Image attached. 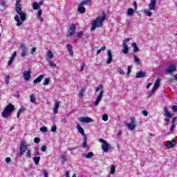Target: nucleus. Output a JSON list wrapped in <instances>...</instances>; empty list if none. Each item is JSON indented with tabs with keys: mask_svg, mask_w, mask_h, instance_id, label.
<instances>
[{
	"mask_svg": "<svg viewBox=\"0 0 177 177\" xmlns=\"http://www.w3.org/2000/svg\"><path fill=\"white\" fill-rule=\"evenodd\" d=\"M80 4H82V6L91 5V0H84V1H82Z\"/></svg>",
	"mask_w": 177,
	"mask_h": 177,
	"instance_id": "nucleus-35",
	"label": "nucleus"
},
{
	"mask_svg": "<svg viewBox=\"0 0 177 177\" xmlns=\"http://www.w3.org/2000/svg\"><path fill=\"white\" fill-rule=\"evenodd\" d=\"M115 173V166L112 165L111 167V174H114Z\"/></svg>",
	"mask_w": 177,
	"mask_h": 177,
	"instance_id": "nucleus-41",
	"label": "nucleus"
},
{
	"mask_svg": "<svg viewBox=\"0 0 177 177\" xmlns=\"http://www.w3.org/2000/svg\"><path fill=\"white\" fill-rule=\"evenodd\" d=\"M80 122H83L84 124H89V122H93V120L89 117H80L78 118Z\"/></svg>",
	"mask_w": 177,
	"mask_h": 177,
	"instance_id": "nucleus-7",
	"label": "nucleus"
},
{
	"mask_svg": "<svg viewBox=\"0 0 177 177\" xmlns=\"http://www.w3.org/2000/svg\"><path fill=\"white\" fill-rule=\"evenodd\" d=\"M84 142L82 143V147H84V149H86V147H88V145L86 144V136H84Z\"/></svg>",
	"mask_w": 177,
	"mask_h": 177,
	"instance_id": "nucleus-33",
	"label": "nucleus"
},
{
	"mask_svg": "<svg viewBox=\"0 0 177 177\" xmlns=\"http://www.w3.org/2000/svg\"><path fill=\"white\" fill-rule=\"evenodd\" d=\"M50 80H49V78H46L45 80H44V83H43V85H49V82H50Z\"/></svg>",
	"mask_w": 177,
	"mask_h": 177,
	"instance_id": "nucleus-39",
	"label": "nucleus"
},
{
	"mask_svg": "<svg viewBox=\"0 0 177 177\" xmlns=\"http://www.w3.org/2000/svg\"><path fill=\"white\" fill-rule=\"evenodd\" d=\"M82 35H84V33L82 32H79L77 33V38H81V37H82Z\"/></svg>",
	"mask_w": 177,
	"mask_h": 177,
	"instance_id": "nucleus-52",
	"label": "nucleus"
},
{
	"mask_svg": "<svg viewBox=\"0 0 177 177\" xmlns=\"http://www.w3.org/2000/svg\"><path fill=\"white\" fill-rule=\"evenodd\" d=\"M41 15H42V10H39L37 12V17H41Z\"/></svg>",
	"mask_w": 177,
	"mask_h": 177,
	"instance_id": "nucleus-55",
	"label": "nucleus"
},
{
	"mask_svg": "<svg viewBox=\"0 0 177 177\" xmlns=\"http://www.w3.org/2000/svg\"><path fill=\"white\" fill-rule=\"evenodd\" d=\"M103 89V86L102 84L99 85L96 89L95 92H99V91H102Z\"/></svg>",
	"mask_w": 177,
	"mask_h": 177,
	"instance_id": "nucleus-42",
	"label": "nucleus"
},
{
	"mask_svg": "<svg viewBox=\"0 0 177 177\" xmlns=\"http://www.w3.org/2000/svg\"><path fill=\"white\" fill-rule=\"evenodd\" d=\"M55 106L53 109V114L56 115L57 114V109H59V106H60V103H59L58 102H55Z\"/></svg>",
	"mask_w": 177,
	"mask_h": 177,
	"instance_id": "nucleus-24",
	"label": "nucleus"
},
{
	"mask_svg": "<svg viewBox=\"0 0 177 177\" xmlns=\"http://www.w3.org/2000/svg\"><path fill=\"white\" fill-rule=\"evenodd\" d=\"M144 13L146 16H148V17H151L152 13L150 10H145Z\"/></svg>",
	"mask_w": 177,
	"mask_h": 177,
	"instance_id": "nucleus-27",
	"label": "nucleus"
},
{
	"mask_svg": "<svg viewBox=\"0 0 177 177\" xmlns=\"http://www.w3.org/2000/svg\"><path fill=\"white\" fill-rule=\"evenodd\" d=\"M171 109L174 113H177V106H173Z\"/></svg>",
	"mask_w": 177,
	"mask_h": 177,
	"instance_id": "nucleus-51",
	"label": "nucleus"
},
{
	"mask_svg": "<svg viewBox=\"0 0 177 177\" xmlns=\"http://www.w3.org/2000/svg\"><path fill=\"white\" fill-rule=\"evenodd\" d=\"M157 5V0H151L148 6L149 10H155Z\"/></svg>",
	"mask_w": 177,
	"mask_h": 177,
	"instance_id": "nucleus-12",
	"label": "nucleus"
},
{
	"mask_svg": "<svg viewBox=\"0 0 177 177\" xmlns=\"http://www.w3.org/2000/svg\"><path fill=\"white\" fill-rule=\"evenodd\" d=\"M107 57L106 64H111V62H113V54H111V50H107Z\"/></svg>",
	"mask_w": 177,
	"mask_h": 177,
	"instance_id": "nucleus-14",
	"label": "nucleus"
},
{
	"mask_svg": "<svg viewBox=\"0 0 177 177\" xmlns=\"http://www.w3.org/2000/svg\"><path fill=\"white\" fill-rule=\"evenodd\" d=\"M176 71V65L171 64L165 71V74H172Z\"/></svg>",
	"mask_w": 177,
	"mask_h": 177,
	"instance_id": "nucleus-6",
	"label": "nucleus"
},
{
	"mask_svg": "<svg viewBox=\"0 0 177 177\" xmlns=\"http://www.w3.org/2000/svg\"><path fill=\"white\" fill-rule=\"evenodd\" d=\"M122 52L124 55H128V52H129V48H128V44L125 43H122Z\"/></svg>",
	"mask_w": 177,
	"mask_h": 177,
	"instance_id": "nucleus-18",
	"label": "nucleus"
},
{
	"mask_svg": "<svg viewBox=\"0 0 177 177\" xmlns=\"http://www.w3.org/2000/svg\"><path fill=\"white\" fill-rule=\"evenodd\" d=\"M66 49L68 52L69 53V55H71V57L74 56V51L73 50V46L71 44H68L66 45Z\"/></svg>",
	"mask_w": 177,
	"mask_h": 177,
	"instance_id": "nucleus-17",
	"label": "nucleus"
},
{
	"mask_svg": "<svg viewBox=\"0 0 177 177\" xmlns=\"http://www.w3.org/2000/svg\"><path fill=\"white\" fill-rule=\"evenodd\" d=\"M44 80V75H39L37 78L33 80V84H38Z\"/></svg>",
	"mask_w": 177,
	"mask_h": 177,
	"instance_id": "nucleus-21",
	"label": "nucleus"
},
{
	"mask_svg": "<svg viewBox=\"0 0 177 177\" xmlns=\"http://www.w3.org/2000/svg\"><path fill=\"white\" fill-rule=\"evenodd\" d=\"M39 142H41V139H39V138H38V137L35 138V139H34L35 143L38 144V143H39Z\"/></svg>",
	"mask_w": 177,
	"mask_h": 177,
	"instance_id": "nucleus-46",
	"label": "nucleus"
},
{
	"mask_svg": "<svg viewBox=\"0 0 177 177\" xmlns=\"http://www.w3.org/2000/svg\"><path fill=\"white\" fill-rule=\"evenodd\" d=\"M106 20V15L103 14L102 17H98L92 23V26L91 28V31H95L96 28L102 27V23Z\"/></svg>",
	"mask_w": 177,
	"mask_h": 177,
	"instance_id": "nucleus-1",
	"label": "nucleus"
},
{
	"mask_svg": "<svg viewBox=\"0 0 177 177\" xmlns=\"http://www.w3.org/2000/svg\"><path fill=\"white\" fill-rule=\"evenodd\" d=\"M34 10H37V9H39V4L37 2H34L32 3Z\"/></svg>",
	"mask_w": 177,
	"mask_h": 177,
	"instance_id": "nucleus-32",
	"label": "nucleus"
},
{
	"mask_svg": "<svg viewBox=\"0 0 177 177\" xmlns=\"http://www.w3.org/2000/svg\"><path fill=\"white\" fill-rule=\"evenodd\" d=\"M99 142H100L102 144V149L104 151V153H109V150L110 149V145L104 140L103 138L99 139Z\"/></svg>",
	"mask_w": 177,
	"mask_h": 177,
	"instance_id": "nucleus-4",
	"label": "nucleus"
},
{
	"mask_svg": "<svg viewBox=\"0 0 177 177\" xmlns=\"http://www.w3.org/2000/svg\"><path fill=\"white\" fill-rule=\"evenodd\" d=\"M41 132H48V128L46 127H42L40 128Z\"/></svg>",
	"mask_w": 177,
	"mask_h": 177,
	"instance_id": "nucleus-43",
	"label": "nucleus"
},
{
	"mask_svg": "<svg viewBox=\"0 0 177 177\" xmlns=\"http://www.w3.org/2000/svg\"><path fill=\"white\" fill-rule=\"evenodd\" d=\"M23 77L26 81H28L31 78V71H24L23 73Z\"/></svg>",
	"mask_w": 177,
	"mask_h": 177,
	"instance_id": "nucleus-13",
	"label": "nucleus"
},
{
	"mask_svg": "<svg viewBox=\"0 0 177 177\" xmlns=\"http://www.w3.org/2000/svg\"><path fill=\"white\" fill-rule=\"evenodd\" d=\"M66 156H61V162L62 164H64V162H66Z\"/></svg>",
	"mask_w": 177,
	"mask_h": 177,
	"instance_id": "nucleus-45",
	"label": "nucleus"
},
{
	"mask_svg": "<svg viewBox=\"0 0 177 177\" xmlns=\"http://www.w3.org/2000/svg\"><path fill=\"white\" fill-rule=\"evenodd\" d=\"M49 66L50 67H56V64H55L54 62H50Z\"/></svg>",
	"mask_w": 177,
	"mask_h": 177,
	"instance_id": "nucleus-63",
	"label": "nucleus"
},
{
	"mask_svg": "<svg viewBox=\"0 0 177 177\" xmlns=\"http://www.w3.org/2000/svg\"><path fill=\"white\" fill-rule=\"evenodd\" d=\"M75 34V24H73L69 28L68 35L73 37Z\"/></svg>",
	"mask_w": 177,
	"mask_h": 177,
	"instance_id": "nucleus-15",
	"label": "nucleus"
},
{
	"mask_svg": "<svg viewBox=\"0 0 177 177\" xmlns=\"http://www.w3.org/2000/svg\"><path fill=\"white\" fill-rule=\"evenodd\" d=\"M117 71L119 72V74H121L122 75H124L125 74V72L124 70H122V68H121V67L117 68Z\"/></svg>",
	"mask_w": 177,
	"mask_h": 177,
	"instance_id": "nucleus-34",
	"label": "nucleus"
},
{
	"mask_svg": "<svg viewBox=\"0 0 177 177\" xmlns=\"http://www.w3.org/2000/svg\"><path fill=\"white\" fill-rule=\"evenodd\" d=\"M142 114L145 117H147V115H149V112H147V111H142Z\"/></svg>",
	"mask_w": 177,
	"mask_h": 177,
	"instance_id": "nucleus-56",
	"label": "nucleus"
},
{
	"mask_svg": "<svg viewBox=\"0 0 177 177\" xmlns=\"http://www.w3.org/2000/svg\"><path fill=\"white\" fill-rule=\"evenodd\" d=\"M160 82H161V78L158 77L156 81L155 82V83L153 84V87L151 90L152 93H154V92H156V91H157V89H158V88L160 87Z\"/></svg>",
	"mask_w": 177,
	"mask_h": 177,
	"instance_id": "nucleus-9",
	"label": "nucleus"
},
{
	"mask_svg": "<svg viewBox=\"0 0 177 177\" xmlns=\"http://www.w3.org/2000/svg\"><path fill=\"white\" fill-rule=\"evenodd\" d=\"M133 13H135V11L132 8H129L127 10L128 16H132V15H133Z\"/></svg>",
	"mask_w": 177,
	"mask_h": 177,
	"instance_id": "nucleus-30",
	"label": "nucleus"
},
{
	"mask_svg": "<svg viewBox=\"0 0 177 177\" xmlns=\"http://www.w3.org/2000/svg\"><path fill=\"white\" fill-rule=\"evenodd\" d=\"M57 129V127H56V125H54L51 127V132H56Z\"/></svg>",
	"mask_w": 177,
	"mask_h": 177,
	"instance_id": "nucleus-48",
	"label": "nucleus"
},
{
	"mask_svg": "<svg viewBox=\"0 0 177 177\" xmlns=\"http://www.w3.org/2000/svg\"><path fill=\"white\" fill-rule=\"evenodd\" d=\"M102 120H103V121H108L109 116L106 114L102 115Z\"/></svg>",
	"mask_w": 177,
	"mask_h": 177,
	"instance_id": "nucleus-37",
	"label": "nucleus"
},
{
	"mask_svg": "<svg viewBox=\"0 0 177 177\" xmlns=\"http://www.w3.org/2000/svg\"><path fill=\"white\" fill-rule=\"evenodd\" d=\"M30 102L31 103H35L36 102V98H35V94H31L30 96Z\"/></svg>",
	"mask_w": 177,
	"mask_h": 177,
	"instance_id": "nucleus-29",
	"label": "nucleus"
},
{
	"mask_svg": "<svg viewBox=\"0 0 177 177\" xmlns=\"http://www.w3.org/2000/svg\"><path fill=\"white\" fill-rule=\"evenodd\" d=\"M76 128L77 131H79L80 133H81V135H82L84 137L86 136V135H85V131H84V129L81 127L80 124H77Z\"/></svg>",
	"mask_w": 177,
	"mask_h": 177,
	"instance_id": "nucleus-19",
	"label": "nucleus"
},
{
	"mask_svg": "<svg viewBox=\"0 0 177 177\" xmlns=\"http://www.w3.org/2000/svg\"><path fill=\"white\" fill-rule=\"evenodd\" d=\"M19 49L21 50V57H24L27 56V47L23 43L21 44Z\"/></svg>",
	"mask_w": 177,
	"mask_h": 177,
	"instance_id": "nucleus-10",
	"label": "nucleus"
},
{
	"mask_svg": "<svg viewBox=\"0 0 177 177\" xmlns=\"http://www.w3.org/2000/svg\"><path fill=\"white\" fill-rule=\"evenodd\" d=\"M36 51H37V48L34 47L32 48L30 53L32 55Z\"/></svg>",
	"mask_w": 177,
	"mask_h": 177,
	"instance_id": "nucleus-61",
	"label": "nucleus"
},
{
	"mask_svg": "<svg viewBox=\"0 0 177 177\" xmlns=\"http://www.w3.org/2000/svg\"><path fill=\"white\" fill-rule=\"evenodd\" d=\"M14 19H15V21H17V27H20V26H21V24H23L21 21H20V17H19V15H15Z\"/></svg>",
	"mask_w": 177,
	"mask_h": 177,
	"instance_id": "nucleus-20",
	"label": "nucleus"
},
{
	"mask_svg": "<svg viewBox=\"0 0 177 177\" xmlns=\"http://www.w3.org/2000/svg\"><path fill=\"white\" fill-rule=\"evenodd\" d=\"M43 174L44 177H48V171L46 170H44Z\"/></svg>",
	"mask_w": 177,
	"mask_h": 177,
	"instance_id": "nucleus-62",
	"label": "nucleus"
},
{
	"mask_svg": "<svg viewBox=\"0 0 177 177\" xmlns=\"http://www.w3.org/2000/svg\"><path fill=\"white\" fill-rule=\"evenodd\" d=\"M34 156H35V157H39L40 153H39V151H37V149H36V150L35 151Z\"/></svg>",
	"mask_w": 177,
	"mask_h": 177,
	"instance_id": "nucleus-49",
	"label": "nucleus"
},
{
	"mask_svg": "<svg viewBox=\"0 0 177 177\" xmlns=\"http://www.w3.org/2000/svg\"><path fill=\"white\" fill-rule=\"evenodd\" d=\"M85 95V90L84 89H82L81 91L79 93V96H81L82 97H83V96Z\"/></svg>",
	"mask_w": 177,
	"mask_h": 177,
	"instance_id": "nucleus-44",
	"label": "nucleus"
},
{
	"mask_svg": "<svg viewBox=\"0 0 177 177\" xmlns=\"http://www.w3.org/2000/svg\"><path fill=\"white\" fill-rule=\"evenodd\" d=\"M26 150H27V142H23L21 143V145L19 147L20 156H23V154H24V153H26Z\"/></svg>",
	"mask_w": 177,
	"mask_h": 177,
	"instance_id": "nucleus-8",
	"label": "nucleus"
},
{
	"mask_svg": "<svg viewBox=\"0 0 177 177\" xmlns=\"http://www.w3.org/2000/svg\"><path fill=\"white\" fill-rule=\"evenodd\" d=\"M103 90H101L100 91V93L98 94L95 102H94V106H97L99 103H100V101L102 100L103 97Z\"/></svg>",
	"mask_w": 177,
	"mask_h": 177,
	"instance_id": "nucleus-11",
	"label": "nucleus"
},
{
	"mask_svg": "<svg viewBox=\"0 0 177 177\" xmlns=\"http://www.w3.org/2000/svg\"><path fill=\"white\" fill-rule=\"evenodd\" d=\"M126 126L130 131H134L135 128H136V120L134 118H131L130 122L127 123Z\"/></svg>",
	"mask_w": 177,
	"mask_h": 177,
	"instance_id": "nucleus-5",
	"label": "nucleus"
},
{
	"mask_svg": "<svg viewBox=\"0 0 177 177\" xmlns=\"http://www.w3.org/2000/svg\"><path fill=\"white\" fill-rule=\"evenodd\" d=\"M11 161L12 159H10V157L6 158V162H7V164H9Z\"/></svg>",
	"mask_w": 177,
	"mask_h": 177,
	"instance_id": "nucleus-57",
	"label": "nucleus"
},
{
	"mask_svg": "<svg viewBox=\"0 0 177 177\" xmlns=\"http://www.w3.org/2000/svg\"><path fill=\"white\" fill-rule=\"evenodd\" d=\"M16 56H17V52L15 51V52L13 53V54L12 55L10 59H12V60H15V58L16 57Z\"/></svg>",
	"mask_w": 177,
	"mask_h": 177,
	"instance_id": "nucleus-47",
	"label": "nucleus"
},
{
	"mask_svg": "<svg viewBox=\"0 0 177 177\" xmlns=\"http://www.w3.org/2000/svg\"><path fill=\"white\" fill-rule=\"evenodd\" d=\"M15 110V106L12 104H9L3 110V111L1 113L2 117L3 118H8L9 115H10V113L12 111Z\"/></svg>",
	"mask_w": 177,
	"mask_h": 177,
	"instance_id": "nucleus-3",
	"label": "nucleus"
},
{
	"mask_svg": "<svg viewBox=\"0 0 177 177\" xmlns=\"http://www.w3.org/2000/svg\"><path fill=\"white\" fill-rule=\"evenodd\" d=\"M85 66H86L85 63H83L82 64L81 68H80L81 73H82V71H84V68H85Z\"/></svg>",
	"mask_w": 177,
	"mask_h": 177,
	"instance_id": "nucleus-53",
	"label": "nucleus"
},
{
	"mask_svg": "<svg viewBox=\"0 0 177 177\" xmlns=\"http://www.w3.org/2000/svg\"><path fill=\"white\" fill-rule=\"evenodd\" d=\"M10 81V77H9V76H7L6 77V84H9V82Z\"/></svg>",
	"mask_w": 177,
	"mask_h": 177,
	"instance_id": "nucleus-59",
	"label": "nucleus"
},
{
	"mask_svg": "<svg viewBox=\"0 0 177 177\" xmlns=\"http://www.w3.org/2000/svg\"><path fill=\"white\" fill-rule=\"evenodd\" d=\"M136 78H145L146 77V73L145 72H138L136 75Z\"/></svg>",
	"mask_w": 177,
	"mask_h": 177,
	"instance_id": "nucleus-22",
	"label": "nucleus"
},
{
	"mask_svg": "<svg viewBox=\"0 0 177 177\" xmlns=\"http://www.w3.org/2000/svg\"><path fill=\"white\" fill-rule=\"evenodd\" d=\"M131 45L133 48V52H139V48L136 45V43H132Z\"/></svg>",
	"mask_w": 177,
	"mask_h": 177,
	"instance_id": "nucleus-28",
	"label": "nucleus"
},
{
	"mask_svg": "<svg viewBox=\"0 0 177 177\" xmlns=\"http://www.w3.org/2000/svg\"><path fill=\"white\" fill-rule=\"evenodd\" d=\"M85 158H92L93 157V152H89L88 153H84Z\"/></svg>",
	"mask_w": 177,
	"mask_h": 177,
	"instance_id": "nucleus-26",
	"label": "nucleus"
},
{
	"mask_svg": "<svg viewBox=\"0 0 177 177\" xmlns=\"http://www.w3.org/2000/svg\"><path fill=\"white\" fill-rule=\"evenodd\" d=\"M133 59H134V62H135V63H136V64H138V65L140 64V59H139L138 57V56L134 55Z\"/></svg>",
	"mask_w": 177,
	"mask_h": 177,
	"instance_id": "nucleus-31",
	"label": "nucleus"
},
{
	"mask_svg": "<svg viewBox=\"0 0 177 177\" xmlns=\"http://www.w3.org/2000/svg\"><path fill=\"white\" fill-rule=\"evenodd\" d=\"M47 57L48 59H53V53H52V51H48L47 53Z\"/></svg>",
	"mask_w": 177,
	"mask_h": 177,
	"instance_id": "nucleus-36",
	"label": "nucleus"
},
{
	"mask_svg": "<svg viewBox=\"0 0 177 177\" xmlns=\"http://www.w3.org/2000/svg\"><path fill=\"white\" fill-rule=\"evenodd\" d=\"M131 70H132V66H131V65L128 66L127 75H129V74H131Z\"/></svg>",
	"mask_w": 177,
	"mask_h": 177,
	"instance_id": "nucleus-38",
	"label": "nucleus"
},
{
	"mask_svg": "<svg viewBox=\"0 0 177 177\" xmlns=\"http://www.w3.org/2000/svg\"><path fill=\"white\" fill-rule=\"evenodd\" d=\"M26 157L28 158H31V151L30 149H27Z\"/></svg>",
	"mask_w": 177,
	"mask_h": 177,
	"instance_id": "nucleus-40",
	"label": "nucleus"
},
{
	"mask_svg": "<svg viewBox=\"0 0 177 177\" xmlns=\"http://www.w3.org/2000/svg\"><path fill=\"white\" fill-rule=\"evenodd\" d=\"M39 160H41V156H35V158H33L35 165H39Z\"/></svg>",
	"mask_w": 177,
	"mask_h": 177,
	"instance_id": "nucleus-25",
	"label": "nucleus"
},
{
	"mask_svg": "<svg viewBox=\"0 0 177 177\" xmlns=\"http://www.w3.org/2000/svg\"><path fill=\"white\" fill-rule=\"evenodd\" d=\"M174 146H176V142H175V140L168 141L166 143V147L167 149H174Z\"/></svg>",
	"mask_w": 177,
	"mask_h": 177,
	"instance_id": "nucleus-16",
	"label": "nucleus"
},
{
	"mask_svg": "<svg viewBox=\"0 0 177 177\" xmlns=\"http://www.w3.org/2000/svg\"><path fill=\"white\" fill-rule=\"evenodd\" d=\"M166 117L168 118H172V115L169 111L165 113Z\"/></svg>",
	"mask_w": 177,
	"mask_h": 177,
	"instance_id": "nucleus-50",
	"label": "nucleus"
},
{
	"mask_svg": "<svg viewBox=\"0 0 177 177\" xmlns=\"http://www.w3.org/2000/svg\"><path fill=\"white\" fill-rule=\"evenodd\" d=\"M21 2V0H17V3L15 4V10L17 13L20 16V19L21 21H26V19L27 17V15H26V12H24L21 10V5H20V3Z\"/></svg>",
	"mask_w": 177,
	"mask_h": 177,
	"instance_id": "nucleus-2",
	"label": "nucleus"
},
{
	"mask_svg": "<svg viewBox=\"0 0 177 177\" xmlns=\"http://www.w3.org/2000/svg\"><path fill=\"white\" fill-rule=\"evenodd\" d=\"M77 10L80 13H85L86 9L82 4H80L78 6Z\"/></svg>",
	"mask_w": 177,
	"mask_h": 177,
	"instance_id": "nucleus-23",
	"label": "nucleus"
},
{
	"mask_svg": "<svg viewBox=\"0 0 177 177\" xmlns=\"http://www.w3.org/2000/svg\"><path fill=\"white\" fill-rule=\"evenodd\" d=\"M41 151H46V146L43 145V146L41 147Z\"/></svg>",
	"mask_w": 177,
	"mask_h": 177,
	"instance_id": "nucleus-60",
	"label": "nucleus"
},
{
	"mask_svg": "<svg viewBox=\"0 0 177 177\" xmlns=\"http://www.w3.org/2000/svg\"><path fill=\"white\" fill-rule=\"evenodd\" d=\"M23 111H24V108H21L18 110V113H23Z\"/></svg>",
	"mask_w": 177,
	"mask_h": 177,
	"instance_id": "nucleus-64",
	"label": "nucleus"
},
{
	"mask_svg": "<svg viewBox=\"0 0 177 177\" xmlns=\"http://www.w3.org/2000/svg\"><path fill=\"white\" fill-rule=\"evenodd\" d=\"M15 59L10 58V59L8 62V66H12V64H13Z\"/></svg>",
	"mask_w": 177,
	"mask_h": 177,
	"instance_id": "nucleus-58",
	"label": "nucleus"
},
{
	"mask_svg": "<svg viewBox=\"0 0 177 177\" xmlns=\"http://www.w3.org/2000/svg\"><path fill=\"white\" fill-rule=\"evenodd\" d=\"M175 127H176V124H172L171 128H170V131L172 132L174 129H175Z\"/></svg>",
	"mask_w": 177,
	"mask_h": 177,
	"instance_id": "nucleus-54",
	"label": "nucleus"
}]
</instances>
